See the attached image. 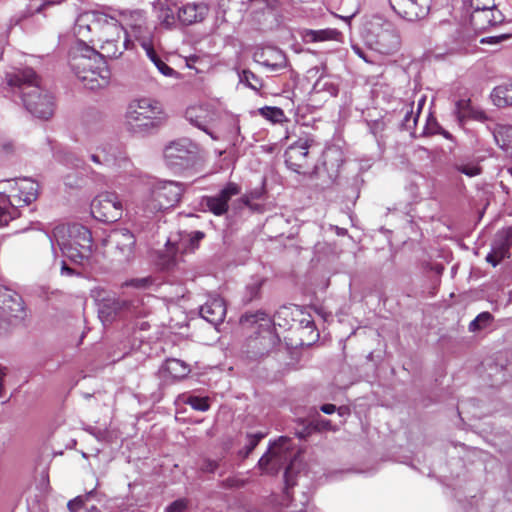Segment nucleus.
I'll list each match as a JSON object with an SVG mask.
<instances>
[{"label": "nucleus", "mask_w": 512, "mask_h": 512, "mask_svg": "<svg viewBox=\"0 0 512 512\" xmlns=\"http://www.w3.org/2000/svg\"><path fill=\"white\" fill-rule=\"evenodd\" d=\"M73 33L78 40L97 43L107 58H119L133 46L123 23L104 12L81 13L75 21Z\"/></svg>", "instance_id": "obj_1"}, {"label": "nucleus", "mask_w": 512, "mask_h": 512, "mask_svg": "<svg viewBox=\"0 0 512 512\" xmlns=\"http://www.w3.org/2000/svg\"><path fill=\"white\" fill-rule=\"evenodd\" d=\"M6 80L12 92L21 98L23 105L33 116L48 119L53 115V97L41 88L38 77L32 69L27 68L7 74Z\"/></svg>", "instance_id": "obj_2"}, {"label": "nucleus", "mask_w": 512, "mask_h": 512, "mask_svg": "<svg viewBox=\"0 0 512 512\" xmlns=\"http://www.w3.org/2000/svg\"><path fill=\"white\" fill-rule=\"evenodd\" d=\"M51 243L52 252L55 254V244L62 255L71 262L85 265L89 262L93 241L90 230L81 224H61L56 226L51 233H46Z\"/></svg>", "instance_id": "obj_3"}, {"label": "nucleus", "mask_w": 512, "mask_h": 512, "mask_svg": "<svg viewBox=\"0 0 512 512\" xmlns=\"http://www.w3.org/2000/svg\"><path fill=\"white\" fill-rule=\"evenodd\" d=\"M105 58L107 56L102 52L88 46L85 41L78 40L70 59V67L87 89L103 88L109 84L111 77Z\"/></svg>", "instance_id": "obj_4"}, {"label": "nucleus", "mask_w": 512, "mask_h": 512, "mask_svg": "<svg viewBox=\"0 0 512 512\" xmlns=\"http://www.w3.org/2000/svg\"><path fill=\"white\" fill-rule=\"evenodd\" d=\"M38 184L30 178L0 181V227L18 216V208L36 200Z\"/></svg>", "instance_id": "obj_5"}, {"label": "nucleus", "mask_w": 512, "mask_h": 512, "mask_svg": "<svg viewBox=\"0 0 512 512\" xmlns=\"http://www.w3.org/2000/svg\"><path fill=\"white\" fill-rule=\"evenodd\" d=\"M125 118L128 129L132 133L145 135L162 126L166 115L158 101L151 98H140L128 105Z\"/></svg>", "instance_id": "obj_6"}, {"label": "nucleus", "mask_w": 512, "mask_h": 512, "mask_svg": "<svg viewBox=\"0 0 512 512\" xmlns=\"http://www.w3.org/2000/svg\"><path fill=\"white\" fill-rule=\"evenodd\" d=\"M183 192L184 186L180 182L152 179L147 183V190L139 209L146 216L155 215L177 205Z\"/></svg>", "instance_id": "obj_7"}, {"label": "nucleus", "mask_w": 512, "mask_h": 512, "mask_svg": "<svg viewBox=\"0 0 512 512\" xmlns=\"http://www.w3.org/2000/svg\"><path fill=\"white\" fill-rule=\"evenodd\" d=\"M292 446L293 442L289 437L281 436L270 444L268 451L258 461V467L262 473L276 474L285 468L284 478L287 489L294 485L293 468L298 461Z\"/></svg>", "instance_id": "obj_8"}, {"label": "nucleus", "mask_w": 512, "mask_h": 512, "mask_svg": "<svg viewBox=\"0 0 512 512\" xmlns=\"http://www.w3.org/2000/svg\"><path fill=\"white\" fill-rule=\"evenodd\" d=\"M90 160L98 166L99 170H93L95 181L107 183V178L113 177H134L137 175L133 163L121 151L112 147H98L90 154Z\"/></svg>", "instance_id": "obj_9"}, {"label": "nucleus", "mask_w": 512, "mask_h": 512, "mask_svg": "<svg viewBox=\"0 0 512 512\" xmlns=\"http://www.w3.org/2000/svg\"><path fill=\"white\" fill-rule=\"evenodd\" d=\"M365 43L380 54H392L400 45L399 35L393 24L380 17L373 18L363 32Z\"/></svg>", "instance_id": "obj_10"}, {"label": "nucleus", "mask_w": 512, "mask_h": 512, "mask_svg": "<svg viewBox=\"0 0 512 512\" xmlns=\"http://www.w3.org/2000/svg\"><path fill=\"white\" fill-rule=\"evenodd\" d=\"M241 323L243 325L248 324L257 330L258 336L253 342L255 343L254 347H256L257 341H259L262 346L258 354H265L279 342V337L274 332V323L268 314L264 312L246 314L241 317Z\"/></svg>", "instance_id": "obj_11"}, {"label": "nucleus", "mask_w": 512, "mask_h": 512, "mask_svg": "<svg viewBox=\"0 0 512 512\" xmlns=\"http://www.w3.org/2000/svg\"><path fill=\"white\" fill-rule=\"evenodd\" d=\"M92 216L101 222L112 223L123 215V204L114 192L98 194L90 205Z\"/></svg>", "instance_id": "obj_12"}, {"label": "nucleus", "mask_w": 512, "mask_h": 512, "mask_svg": "<svg viewBox=\"0 0 512 512\" xmlns=\"http://www.w3.org/2000/svg\"><path fill=\"white\" fill-rule=\"evenodd\" d=\"M197 146L187 138L171 142L164 149V158L170 167L184 168L195 158Z\"/></svg>", "instance_id": "obj_13"}, {"label": "nucleus", "mask_w": 512, "mask_h": 512, "mask_svg": "<svg viewBox=\"0 0 512 512\" xmlns=\"http://www.w3.org/2000/svg\"><path fill=\"white\" fill-rule=\"evenodd\" d=\"M241 188L234 182L227 183L216 195L204 196L201 205L216 216L227 213L229 201L232 197L239 195Z\"/></svg>", "instance_id": "obj_14"}, {"label": "nucleus", "mask_w": 512, "mask_h": 512, "mask_svg": "<svg viewBox=\"0 0 512 512\" xmlns=\"http://www.w3.org/2000/svg\"><path fill=\"white\" fill-rule=\"evenodd\" d=\"M0 310L13 324L22 321L26 315L22 297L3 285H0Z\"/></svg>", "instance_id": "obj_15"}, {"label": "nucleus", "mask_w": 512, "mask_h": 512, "mask_svg": "<svg viewBox=\"0 0 512 512\" xmlns=\"http://www.w3.org/2000/svg\"><path fill=\"white\" fill-rule=\"evenodd\" d=\"M389 3L399 16L408 21H415L428 14L431 0H389Z\"/></svg>", "instance_id": "obj_16"}, {"label": "nucleus", "mask_w": 512, "mask_h": 512, "mask_svg": "<svg viewBox=\"0 0 512 512\" xmlns=\"http://www.w3.org/2000/svg\"><path fill=\"white\" fill-rule=\"evenodd\" d=\"M512 246V227L498 231L491 243V251L486 256V261L496 267L502 260L510 257Z\"/></svg>", "instance_id": "obj_17"}, {"label": "nucleus", "mask_w": 512, "mask_h": 512, "mask_svg": "<svg viewBox=\"0 0 512 512\" xmlns=\"http://www.w3.org/2000/svg\"><path fill=\"white\" fill-rule=\"evenodd\" d=\"M186 119L207 133L213 140H219L220 137L215 135L210 129L209 124L217 119L216 111L208 105H201L196 107H189L185 113Z\"/></svg>", "instance_id": "obj_18"}, {"label": "nucleus", "mask_w": 512, "mask_h": 512, "mask_svg": "<svg viewBox=\"0 0 512 512\" xmlns=\"http://www.w3.org/2000/svg\"><path fill=\"white\" fill-rule=\"evenodd\" d=\"M311 140L308 138H300L291 144L285 151V163L287 167L297 173L306 163V158L311 146Z\"/></svg>", "instance_id": "obj_19"}, {"label": "nucleus", "mask_w": 512, "mask_h": 512, "mask_svg": "<svg viewBox=\"0 0 512 512\" xmlns=\"http://www.w3.org/2000/svg\"><path fill=\"white\" fill-rule=\"evenodd\" d=\"M124 28L129 36L132 35L136 40H149L150 30L147 26L145 13L141 10L128 11L123 14Z\"/></svg>", "instance_id": "obj_20"}, {"label": "nucleus", "mask_w": 512, "mask_h": 512, "mask_svg": "<svg viewBox=\"0 0 512 512\" xmlns=\"http://www.w3.org/2000/svg\"><path fill=\"white\" fill-rule=\"evenodd\" d=\"M110 241L115 244L120 261H129L133 258L136 239L128 229L121 228L113 231Z\"/></svg>", "instance_id": "obj_21"}, {"label": "nucleus", "mask_w": 512, "mask_h": 512, "mask_svg": "<svg viewBox=\"0 0 512 512\" xmlns=\"http://www.w3.org/2000/svg\"><path fill=\"white\" fill-rule=\"evenodd\" d=\"M200 315L214 326L222 323L226 315L224 300L218 295L210 296L200 307Z\"/></svg>", "instance_id": "obj_22"}, {"label": "nucleus", "mask_w": 512, "mask_h": 512, "mask_svg": "<svg viewBox=\"0 0 512 512\" xmlns=\"http://www.w3.org/2000/svg\"><path fill=\"white\" fill-rule=\"evenodd\" d=\"M502 21V15L495 8H483L478 11H472L470 23L475 31H483Z\"/></svg>", "instance_id": "obj_23"}, {"label": "nucleus", "mask_w": 512, "mask_h": 512, "mask_svg": "<svg viewBox=\"0 0 512 512\" xmlns=\"http://www.w3.org/2000/svg\"><path fill=\"white\" fill-rule=\"evenodd\" d=\"M255 61L269 68L271 71H278L286 66L285 54L275 47H265L254 54Z\"/></svg>", "instance_id": "obj_24"}, {"label": "nucleus", "mask_w": 512, "mask_h": 512, "mask_svg": "<svg viewBox=\"0 0 512 512\" xmlns=\"http://www.w3.org/2000/svg\"><path fill=\"white\" fill-rule=\"evenodd\" d=\"M208 13V6L199 4H186L178 9V19L184 25H192L201 22Z\"/></svg>", "instance_id": "obj_25"}, {"label": "nucleus", "mask_w": 512, "mask_h": 512, "mask_svg": "<svg viewBox=\"0 0 512 512\" xmlns=\"http://www.w3.org/2000/svg\"><path fill=\"white\" fill-rule=\"evenodd\" d=\"M454 113L459 124H463L468 119L483 121L486 118L484 112L474 106L470 99L458 100L455 103Z\"/></svg>", "instance_id": "obj_26"}, {"label": "nucleus", "mask_w": 512, "mask_h": 512, "mask_svg": "<svg viewBox=\"0 0 512 512\" xmlns=\"http://www.w3.org/2000/svg\"><path fill=\"white\" fill-rule=\"evenodd\" d=\"M97 301H99L100 317H110L112 314H116L124 310H130L131 307L130 301L122 300L112 295H107L103 298H100V295H98Z\"/></svg>", "instance_id": "obj_27"}, {"label": "nucleus", "mask_w": 512, "mask_h": 512, "mask_svg": "<svg viewBox=\"0 0 512 512\" xmlns=\"http://www.w3.org/2000/svg\"><path fill=\"white\" fill-rule=\"evenodd\" d=\"M141 47L145 50L147 57L149 60L155 65L158 71L166 76L172 78H179V73L175 71L173 68L168 66L156 53L154 48L152 47L149 40H143L141 42Z\"/></svg>", "instance_id": "obj_28"}, {"label": "nucleus", "mask_w": 512, "mask_h": 512, "mask_svg": "<svg viewBox=\"0 0 512 512\" xmlns=\"http://www.w3.org/2000/svg\"><path fill=\"white\" fill-rule=\"evenodd\" d=\"M340 33L336 29L311 30L305 29L301 32L302 40L305 43H314L327 40H336Z\"/></svg>", "instance_id": "obj_29"}, {"label": "nucleus", "mask_w": 512, "mask_h": 512, "mask_svg": "<svg viewBox=\"0 0 512 512\" xmlns=\"http://www.w3.org/2000/svg\"><path fill=\"white\" fill-rule=\"evenodd\" d=\"M491 98L497 107L512 105V80L495 87Z\"/></svg>", "instance_id": "obj_30"}, {"label": "nucleus", "mask_w": 512, "mask_h": 512, "mask_svg": "<svg viewBox=\"0 0 512 512\" xmlns=\"http://www.w3.org/2000/svg\"><path fill=\"white\" fill-rule=\"evenodd\" d=\"M189 372L188 365L179 359L166 360L161 369V373H166L175 380L186 377Z\"/></svg>", "instance_id": "obj_31"}, {"label": "nucleus", "mask_w": 512, "mask_h": 512, "mask_svg": "<svg viewBox=\"0 0 512 512\" xmlns=\"http://www.w3.org/2000/svg\"><path fill=\"white\" fill-rule=\"evenodd\" d=\"M497 145L512 156V126L498 125L493 131Z\"/></svg>", "instance_id": "obj_32"}, {"label": "nucleus", "mask_w": 512, "mask_h": 512, "mask_svg": "<svg viewBox=\"0 0 512 512\" xmlns=\"http://www.w3.org/2000/svg\"><path fill=\"white\" fill-rule=\"evenodd\" d=\"M179 400L190 405L194 410L201 412L207 411L210 407L207 397L183 394L179 397Z\"/></svg>", "instance_id": "obj_33"}, {"label": "nucleus", "mask_w": 512, "mask_h": 512, "mask_svg": "<svg viewBox=\"0 0 512 512\" xmlns=\"http://www.w3.org/2000/svg\"><path fill=\"white\" fill-rule=\"evenodd\" d=\"M240 83L245 84L249 88L258 91L263 87L262 80L252 71L244 69L239 74Z\"/></svg>", "instance_id": "obj_34"}, {"label": "nucleus", "mask_w": 512, "mask_h": 512, "mask_svg": "<svg viewBox=\"0 0 512 512\" xmlns=\"http://www.w3.org/2000/svg\"><path fill=\"white\" fill-rule=\"evenodd\" d=\"M454 168L468 177H475L481 173V167L474 161L460 160L455 163Z\"/></svg>", "instance_id": "obj_35"}, {"label": "nucleus", "mask_w": 512, "mask_h": 512, "mask_svg": "<svg viewBox=\"0 0 512 512\" xmlns=\"http://www.w3.org/2000/svg\"><path fill=\"white\" fill-rule=\"evenodd\" d=\"M260 115L273 123H281L285 119V114L278 107H263L259 109Z\"/></svg>", "instance_id": "obj_36"}, {"label": "nucleus", "mask_w": 512, "mask_h": 512, "mask_svg": "<svg viewBox=\"0 0 512 512\" xmlns=\"http://www.w3.org/2000/svg\"><path fill=\"white\" fill-rule=\"evenodd\" d=\"M312 93L318 94L321 92H327L330 96H336L338 93L337 87L330 81L320 78L313 85Z\"/></svg>", "instance_id": "obj_37"}, {"label": "nucleus", "mask_w": 512, "mask_h": 512, "mask_svg": "<svg viewBox=\"0 0 512 512\" xmlns=\"http://www.w3.org/2000/svg\"><path fill=\"white\" fill-rule=\"evenodd\" d=\"M492 321V315L489 312L480 313L474 320L469 324V330L472 332L481 330L488 326Z\"/></svg>", "instance_id": "obj_38"}, {"label": "nucleus", "mask_w": 512, "mask_h": 512, "mask_svg": "<svg viewBox=\"0 0 512 512\" xmlns=\"http://www.w3.org/2000/svg\"><path fill=\"white\" fill-rule=\"evenodd\" d=\"M231 128L226 135V140L233 146L239 145L243 141V137L240 134V125L238 120L233 119L230 124Z\"/></svg>", "instance_id": "obj_39"}, {"label": "nucleus", "mask_w": 512, "mask_h": 512, "mask_svg": "<svg viewBox=\"0 0 512 512\" xmlns=\"http://www.w3.org/2000/svg\"><path fill=\"white\" fill-rule=\"evenodd\" d=\"M265 437L264 433H255L247 435V442L245 447L240 451V454L246 458L255 449L260 440Z\"/></svg>", "instance_id": "obj_40"}, {"label": "nucleus", "mask_w": 512, "mask_h": 512, "mask_svg": "<svg viewBox=\"0 0 512 512\" xmlns=\"http://www.w3.org/2000/svg\"><path fill=\"white\" fill-rule=\"evenodd\" d=\"M423 134H441L442 136L449 140H452L453 138L452 135L447 130L440 127L435 120L427 121L425 128L423 130Z\"/></svg>", "instance_id": "obj_41"}, {"label": "nucleus", "mask_w": 512, "mask_h": 512, "mask_svg": "<svg viewBox=\"0 0 512 512\" xmlns=\"http://www.w3.org/2000/svg\"><path fill=\"white\" fill-rule=\"evenodd\" d=\"M95 495V490H91L83 496H77L76 498L70 500L67 504V507L70 512H77L88 500L90 497Z\"/></svg>", "instance_id": "obj_42"}, {"label": "nucleus", "mask_w": 512, "mask_h": 512, "mask_svg": "<svg viewBox=\"0 0 512 512\" xmlns=\"http://www.w3.org/2000/svg\"><path fill=\"white\" fill-rule=\"evenodd\" d=\"M158 19L162 25L169 28L175 23L174 11L169 7H162L159 11Z\"/></svg>", "instance_id": "obj_43"}, {"label": "nucleus", "mask_w": 512, "mask_h": 512, "mask_svg": "<svg viewBox=\"0 0 512 512\" xmlns=\"http://www.w3.org/2000/svg\"><path fill=\"white\" fill-rule=\"evenodd\" d=\"M153 283L151 277L134 278L123 283V286L134 287L136 289H147Z\"/></svg>", "instance_id": "obj_44"}, {"label": "nucleus", "mask_w": 512, "mask_h": 512, "mask_svg": "<svg viewBox=\"0 0 512 512\" xmlns=\"http://www.w3.org/2000/svg\"><path fill=\"white\" fill-rule=\"evenodd\" d=\"M189 501L185 498H180L170 503L164 512H186L188 509Z\"/></svg>", "instance_id": "obj_45"}, {"label": "nucleus", "mask_w": 512, "mask_h": 512, "mask_svg": "<svg viewBox=\"0 0 512 512\" xmlns=\"http://www.w3.org/2000/svg\"><path fill=\"white\" fill-rule=\"evenodd\" d=\"M260 288H261V282H259V281H255V282L249 284L246 287V295H245L246 302H250L253 299L257 298L259 295V292H260Z\"/></svg>", "instance_id": "obj_46"}, {"label": "nucleus", "mask_w": 512, "mask_h": 512, "mask_svg": "<svg viewBox=\"0 0 512 512\" xmlns=\"http://www.w3.org/2000/svg\"><path fill=\"white\" fill-rule=\"evenodd\" d=\"M417 121H418V113L414 114V112L412 110L411 111H407L406 114H405V117H404V119L402 121V126L406 130L411 131L412 129L415 128V126L417 124Z\"/></svg>", "instance_id": "obj_47"}, {"label": "nucleus", "mask_w": 512, "mask_h": 512, "mask_svg": "<svg viewBox=\"0 0 512 512\" xmlns=\"http://www.w3.org/2000/svg\"><path fill=\"white\" fill-rule=\"evenodd\" d=\"M472 11H478L483 8H495L494 0H470Z\"/></svg>", "instance_id": "obj_48"}, {"label": "nucleus", "mask_w": 512, "mask_h": 512, "mask_svg": "<svg viewBox=\"0 0 512 512\" xmlns=\"http://www.w3.org/2000/svg\"><path fill=\"white\" fill-rule=\"evenodd\" d=\"M510 38L509 34H501L497 36L484 37L480 40L481 44L498 45Z\"/></svg>", "instance_id": "obj_49"}, {"label": "nucleus", "mask_w": 512, "mask_h": 512, "mask_svg": "<svg viewBox=\"0 0 512 512\" xmlns=\"http://www.w3.org/2000/svg\"><path fill=\"white\" fill-rule=\"evenodd\" d=\"M218 468V462L212 459H205L201 465V470L206 473H214Z\"/></svg>", "instance_id": "obj_50"}, {"label": "nucleus", "mask_w": 512, "mask_h": 512, "mask_svg": "<svg viewBox=\"0 0 512 512\" xmlns=\"http://www.w3.org/2000/svg\"><path fill=\"white\" fill-rule=\"evenodd\" d=\"M187 238L191 244L192 249H194L198 242L204 238V233L201 231H193L190 234H187Z\"/></svg>", "instance_id": "obj_51"}, {"label": "nucleus", "mask_w": 512, "mask_h": 512, "mask_svg": "<svg viewBox=\"0 0 512 512\" xmlns=\"http://www.w3.org/2000/svg\"><path fill=\"white\" fill-rule=\"evenodd\" d=\"M352 49L354 53L357 54L360 58H362L365 62H370L362 48H360L358 45H352Z\"/></svg>", "instance_id": "obj_52"}, {"label": "nucleus", "mask_w": 512, "mask_h": 512, "mask_svg": "<svg viewBox=\"0 0 512 512\" xmlns=\"http://www.w3.org/2000/svg\"><path fill=\"white\" fill-rule=\"evenodd\" d=\"M320 410L325 414H332L336 411V406L334 404H323L320 407Z\"/></svg>", "instance_id": "obj_53"}, {"label": "nucleus", "mask_w": 512, "mask_h": 512, "mask_svg": "<svg viewBox=\"0 0 512 512\" xmlns=\"http://www.w3.org/2000/svg\"><path fill=\"white\" fill-rule=\"evenodd\" d=\"M64 0H43V3L40 7H38L36 9L37 12H40L43 8L47 7V6H50V5H55V4H60L61 2H63Z\"/></svg>", "instance_id": "obj_54"}, {"label": "nucleus", "mask_w": 512, "mask_h": 512, "mask_svg": "<svg viewBox=\"0 0 512 512\" xmlns=\"http://www.w3.org/2000/svg\"><path fill=\"white\" fill-rule=\"evenodd\" d=\"M6 367L0 365V396H2V392H3V389H4V384H3V381H4V377L6 376Z\"/></svg>", "instance_id": "obj_55"}, {"label": "nucleus", "mask_w": 512, "mask_h": 512, "mask_svg": "<svg viewBox=\"0 0 512 512\" xmlns=\"http://www.w3.org/2000/svg\"><path fill=\"white\" fill-rule=\"evenodd\" d=\"M67 161H69L71 166L74 168H78L80 166V160L77 158H74L72 155L68 156Z\"/></svg>", "instance_id": "obj_56"}, {"label": "nucleus", "mask_w": 512, "mask_h": 512, "mask_svg": "<svg viewBox=\"0 0 512 512\" xmlns=\"http://www.w3.org/2000/svg\"><path fill=\"white\" fill-rule=\"evenodd\" d=\"M61 272H62V274L72 275L73 274V269L68 267L67 264L64 261H62Z\"/></svg>", "instance_id": "obj_57"}, {"label": "nucleus", "mask_w": 512, "mask_h": 512, "mask_svg": "<svg viewBox=\"0 0 512 512\" xmlns=\"http://www.w3.org/2000/svg\"><path fill=\"white\" fill-rule=\"evenodd\" d=\"M336 410L340 417H345L349 414V409L347 407H340L338 409L336 408Z\"/></svg>", "instance_id": "obj_58"}, {"label": "nucleus", "mask_w": 512, "mask_h": 512, "mask_svg": "<svg viewBox=\"0 0 512 512\" xmlns=\"http://www.w3.org/2000/svg\"><path fill=\"white\" fill-rule=\"evenodd\" d=\"M230 486L240 487L243 486L244 482L240 480H228Z\"/></svg>", "instance_id": "obj_59"}, {"label": "nucleus", "mask_w": 512, "mask_h": 512, "mask_svg": "<svg viewBox=\"0 0 512 512\" xmlns=\"http://www.w3.org/2000/svg\"><path fill=\"white\" fill-rule=\"evenodd\" d=\"M65 184H66L67 186L73 187V186L78 185V182H77V181L72 182V181H70L69 177H66V178H65Z\"/></svg>", "instance_id": "obj_60"}, {"label": "nucleus", "mask_w": 512, "mask_h": 512, "mask_svg": "<svg viewBox=\"0 0 512 512\" xmlns=\"http://www.w3.org/2000/svg\"><path fill=\"white\" fill-rule=\"evenodd\" d=\"M357 11L352 13L351 15L349 16H341L342 19H344L346 22L349 23V21L356 15Z\"/></svg>", "instance_id": "obj_61"}, {"label": "nucleus", "mask_w": 512, "mask_h": 512, "mask_svg": "<svg viewBox=\"0 0 512 512\" xmlns=\"http://www.w3.org/2000/svg\"><path fill=\"white\" fill-rule=\"evenodd\" d=\"M242 202L245 204V205H248L249 204V199L247 197H243L242 198Z\"/></svg>", "instance_id": "obj_62"}, {"label": "nucleus", "mask_w": 512, "mask_h": 512, "mask_svg": "<svg viewBox=\"0 0 512 512\" xmlns=\"http://www.w3.org/2000/svg\"><path fill=\"white\" fill-rule=\"evenodd\" d=\"M508 173L512 176V167L508 168Z\"/></svg>", "instance_id": "obj_63"}]
</instances>
